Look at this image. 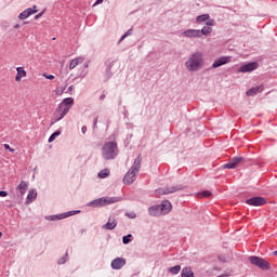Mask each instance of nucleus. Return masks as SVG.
<instances>
[{"label": "nucleus", "mask_w": 277, "mask_h": 277, "mask_svg": "<svg viewBox=\"0 0 277 277\" xmlns=\"http://www.w3.org/2000/svg\"><path fill=\"white\" fill-rule=\"evenodd\" d=\"M140 168H142V158L137 157L134 160V163L131 167V169L126 173L123 177L124 185H132V183H134L135 176H137L140 172Z\"/></svg>", "instance_id": "7ed1b4c3"}, {"label": "nucleus", "mask_w": 277, "mask_h": 277, "mask_svg": "<svg viewBox=\"0 0 277 277\" xmlns=\"http://www.w3.org/2000/svg\"><path fill=\"white\" fill-rule=\"evenodd\" d=\"M81 62H83V57L74 58L69 64V69L74 70V68H77Z\"/></svg>", "instance_id": "b1692460"}, {"label": "nucleus", "mask_w": 277, "mask_h": 277, "mask_svg": "<svg viewBox=\"0 0 277 277\" xmlns=\"http://www.w3.org/2000/svg\"><path fill=\"white\" fill-rule=\"evenodd\" d=\"M259 68V63H248L239 67L238 72H252Z\"/></svg>", "instance_id": "6e6552de"}, {"label": "nucleus", "mask_w": 277, "mask_h": 277, "mask_svg": "<svg viewBox=\"0 0 277 277\" xmlns=\"http://www.w3.org/2000/svg\"><path fill=\"white\" fill-rule=\"evenodd\" d=\"M131 237H133V235L129 234L127 236L122 237V242L127 246V243H131Z\"/></svg>", "instance_id": "7c9ffc66"}, {"label": "nucleus", "mask_w": 277, "mask_h": 277, "mask_svg": "<svg viewBox=\"0 0 277 277\" xmlns=\"http://www.w3.org/2000/svg\"><path fill=\"white\" fill-rule=\"evenodd\" d=\"M198 198H211V192L210 190H203L198 194Z\"/></svg>", "instance_id": "c85d7f7f"}, {"label": "nucleus", "mask_w": 277, "mask_h": 277, "mask_svg": "<svg viewBox=\"0 0 277 277\" xmlns=\"http://www.w3.org/2000/svg\"><path fill=\"white\" fill-rule=\"evenodd\" d=\"M104 98H105V95H102V96H101V101H103Z\"/></svg>", "instance_id": "a18cd8bd"}, {"label": "nucleus", "mask_w": 277, "mask_h": 277, "mask_svg": "<svg viewBox=\"0 0 277 277\" xmlns=\"http://www.w3.org/2000/svg\"><path fill=\"white\" fill-rule=\"evenodd\" d=\"M261 92H263V85L254 87L247 91V96H256Z\"/></svg>", "instance_id": "aec40b11"}, {"label": "nucleus", "mask_w": 277, "mask_h": 277, "mask_svg": "<svg viewBox=\"0 0 277 277\" xmlns=\"http://www.w3.org/2000/svg\"><path fill=\"white\" fill-rule=\"evenodd\" d=\"M179 272H181V265H175L169 268L170 274L176 275Z\"/></svg>", "instance_id": "cd10ccee"}, {"label": "nucleus", "mask_w": 277, "mask_h": 277, "mask_svg": "<svg viewBox=\"0 0 277 277\" xmlns=\"http://www.w3.org/2000/svg\"><path fill=\"white\" fill-rule=\"evenodd\" d=\"M58 135H62V132L61 131H56L54 132L53 134H51V136L49 137V142H55V138L58 136Z\"/></svg>", "instance_id": "c756f323"}, {"label": "nucleus", "mask_w": 277, "mask_h": 277, "mask_svg": "<svg viewBox=\"0 0 277 277\" xmlns=\"http://www.w3.org/2000/svg\"><path fill=\"white\" fill-rule=\"evenodd\" d=\"M241 161H243V157H234L228 163L224 164L223 168L225 170H235Z\"/></svg>", "instance_id": "0eeeda50"}, {"label": "nucleus", "mask_w": 277, "mask_h": 277, "mask_svg": "<svg viewBox=\"0 0 277 277\" xmlns=\"http://www.w3.org/2000/svg\"><path fill=\"white\" fill-rule=\"evenodd\" d=\"M186 72H200L205 68V53L195 51L184 62Z\"/></svg>", "instance_id": "f257e3e1"}, {"label": "nucleus", "mask_w": 277, "mask_h": 277, "mask_svg": "<svg viewBox=\"0 0 277 277\" xmlns=\"http://www.w3.org/2000/svg\"><path fill=\"white\" fill-rule=\"evenodd\" d=\"M274 254H275V256H277V250H276V251H274Z\"/></svg>", "instance_id": "49530a36"}, {"label": "nucleus", "mask_w": 277, "mask_h": 277, "mask_svg": "<svg viewBox=\"0 0 277 277\" xmlns=\"http://www.w3.org/2000/svg\"><path fill=\"white\" fill-rule=\"evenodd\" d=\"M72 85H70L68 89H67V92H72Z\"/></svg>", "instance_id": "a19ab883"}, {"label": "nucleus", "mask_w": 277, "mask_h": 277, "mask_svg": "<svg viewBox=\"0 0 277 277\" xmlns=\"http://www.w3.org/2000/svg\"><path fill=\"white\" fill-rule=\"evenodd\" d=\"M5 196H8V192H5V190H0V197H1V198H5Z\"/></svg>", "instance_id": "c9c22d12"}, {"label": "nucleus", "mask_w": 277, "mask_h": 277, "mask_svg": "<svg viewBox=\"0 0 277 277\" xmlns=\"http://www.w3.org/2000/svg\"><path fill=\"white\" fill-rule=\"evenodd\" d=\"M118 156V144L114 141L107 142L102 146V157L106 161L116 159Z\"/></svg>", "instance_id": "f03ea898"}, {"label": "nucleus", "mask_w": 277, "mask_h": 277, "mask_svg": "<svg viewBox=\"0 0 277 277\" xmlns=\"http://www.w3.org/2000/svg\"><path fill=\"white\" fill-rule=\"evenodd\" d=\"M28 187H29V184H27V182H25V181H22L18 184V186L16 188L18 200H23V196H25V192H27Z\"/></svg>", "instance_id": "1a4fd4ad"}, {"label": "nucleus", "mask_w": 277, "mask_h": 277, "mask_svg": "<svg viewBox=\"0 0 277 277\" xmlns=\"http://www.w3.org/2000/svg\"><path fill=\"white\" fill-rule=\"evenodd\" d=\"M69 111H70V107H65L57 115H55L54 113V118L52 119L51 124H55V122H60V120H62L64 116H66V114H68Z\"/></svg>", "instance_id": "ddd939ff"}, {"label": "nucleus", "mask_w": 277, "mask_h": 277, "mask_svg": "<svg viewBox=\"0 0 277 277\" xmlns=\"http://www.w3.org/2000/svg\"><path fill=\"white\" fill-rule=\"evenodd\" d=\"M149 215L157 217L159 215H163L159 206H153L148 209Z\"/></svg>", "instance_id": "6ab92c4d"}, {"label": "nucleus", "mask_w": 277, "mask_h": 277, "mask_svg": "<svg viewBox=\"0 0 277 277\" xmlns=\"http://www.w3.org/2000/svg\"><path fill=\"white\" fill-rule=\"evenodd\" d=\"M64 217H68V215L62 214L61 217H60V220H62V219H64Z\"/></svg>", "instance_id": "37998d69"}, {"label": "nucleus", "mask_w": 277, "mask_h": 277, "mask_svg": "<svg viewBox=\"0 0 277 277\" xmlns=\"http://www.w3.org/2000/svg\"><path fill=\"white\" fill-rule=\"evenodd\" d=\"M183 38H200V29H186L182 32Z\"/></svg>", "instance_id": "9b49d317"}, {"label": "nucleus", "mask_w": 277, "mask_h": 277, "mask_svg": "<svg viewBox=\"0 0 277 277\" xmlns=\"http://www.w3.org/2000/svg\"><path fill=\"white\" fill-rule=\"evenodd\" d=\"M60 265H64V263H66V260L63 258L58 261Z\"/></svg>", "instance_id": "58836bf2"}, {"label": "nucleus", "mask_w": 277, "mask_h": 277, "mask_svg": "<svg viewBox=\"0 0 277 277\" xmlns=\"http://www.w3.org/2000/svg\"><path fill=\"white\" fill-rule=\"evenodd\" d=\"M16 70H17V75L15 77V81H21L22 77H27V71H25V68L17 67Z\"/></svg>", "instance_id": "4be33fe9"}, {"label": "nucleus", "mask_w": 277, "mask_h": 277, "mask_svg": "<svg viewBox=\"0 0 277 277\" xmlns=\"http://www.w3.org/2000/svg\"><path fill=\"white\" fill-rule=\"evenodd\" d=\"M182 277H196L190 267H184L182 269Z\"/></svg>", "instance_id": "393cba45"}, {"label": "nucleus", "mask_w": 277, "mask_h": 277, "mask_svg": "<svg viewBox=\"0 0 277 277\" xmlns=\"http://www.w3.org/2000/svg\"><path fill=\"white\" fill-rule=\"evenodd\" d=\"M32 8H34V10H36V5H34Z\"/></svg>", "instance_id": "3c124183"}, {"label": "nucleus", "mask_w": 277, "mask_h": 277, "mask_svg": "<svg viewBox=\"0 0 277 277\" xmlns=\"http://www.w3.org/2000/svg\"><path fill=\"white\" fill-rule=\"evenodd\" d=\"M128 36H131V30H128L119 40V42H122V40H124V38H128Z\"/></svg>", "instance_id": "72a5a7b5"}, {"label": "nucleus", "mask_w": 277, "mask_h": 277, "mask_svg": "<svg viewBox=\"0 0 277 277\" xmlns=\"http://www.w3.org/2000/svg\"><path fill=\"white\" fill-rule=\"evenodd\" d=\"M181 189H183V187L180 185L170 186L168 188H164L163 190H159V194H174L176 192H181Z\"/></svg>", "instance_id": "a211bd4d"}, {"label": "nucleus", "mask_w": 277, "mask_h": 277, "mask_svg": "<svg viewBox=\"0 0 277 277\" xmlns=\"http://www.w3.org/2000/svg\"><path fill=\"white\" fill-rule=\"evenodd\" d=\"M116 226H118V223H116V219L110 216L108 219V222L105 225H103V228L105 230H114V228H116Z\"/></svg>", "instance_id": "dca6fc26"}, {"label": "nucleus", "mask_w": 277, "mask_h": 277, "mask_svg": "<svg viewBox=\"0 0 277 277\" xmlns=\"http://www.w3.org/2000/svg\"><path fill=\"white\" fill-rule=\"evenodd\" d=\"M107 176H109V169H103L102 171L98 172L100 179H107Z\"/></svg>", "instance_id": "bb28decb"}, {"label": "nucleus", "mask_w": 277, "mask_h": 277, "mask_svg": "<svg viewBox=\"0 0 277 277\" xmlns=\"http://www.w3.org/2000/svg\"><path fill=\"white\" fill-rule=\"evenodd\" d=\"M69 215H75V213H72V212H69Z\"/></svg>", "instance_id": "de8ad7c7"}, {"label": "nucleus", "mask_w": 277, "mask_h": 277, "mask_svg": "<svg viewBox=\"0 0 277 277\" xmlns=\"http://www.w3.org/2000/svg\"><path fill=\"white\" fill-rule=\"evenodd\" d=\"M64 90H65V89L62 90L61 94H64Z\"/></svg>", "instance_id": "09e8293b"}, {"label": "nucleus", "mask_w": 277, "mask_h": 277, "mask_svg": "<svg viewBox=\"0 0 277 277\" xmlns=\"http://www.w3.org/2000/svg\"><path fill=\"white\" fill-rule=\"evenodd\" d=\"M97 121H98V119H95V120H94V127H96V122H97Z\"/></svg>", "instance_id": "c03bdc74"}, {"label": "nucleus", "mask_w": 277, "mask_h": 277, "mask_svg": "<svg viewBox=\"0 0 277 277\" xmlns=\"http://www.w3.org/2000/svg\"><path fill=\"white\" fill-rule=\"evenodd\" d=\"M36 12H38V10L28 8L23 13L19 14L18 18H21V21H25V18H29V16H31V14H36Z\"/></svg>", "instance_id": "f3484780"}, {"label": "nucleus", "mask_w": 277, "mask_h": 277, "mask_svg": "<svg viewBox=\"0 0 277 277\" xmlns=\"http://www.w3.org/2000/svg\"><path fill=\"white\" fill-rule=\"evenodd\" d=\"M266 202L267 200L263 197H253L247 200V205H251V207H263Z\"/></svg>", "instance_id": "9d476101"}, {"label": "nucleus", "mask_w": 277, "mask_h": 277, "mask_svg": "<svg viewBox=\"0 0 277 277\" xmlns=\"http://www.w3.org/2000/svg\"><path fill=\"white\" fill-rule=\"evenodd\" d=\"M127 265V260L124 258H117L111 261L113 269H122Z\"/></svg>", "instance_id": "f8f14e48"}, {"label": "nucleus", "mask_w": 277, "mask_h": 277, "mask_svg": "<svg viewBox=\"0 0 277 277\" xmlns=\"http://www.w3.org/2000/svg\"><path fill=\"white\" fill-rule=\"evenodd\" d=\"M2 235H3V234L0 232V237H2Z\"/></svg>", "instance_id": "8fccbe9b"}, {"label": "nucleus", "mask_w": 277, "mask_h": 277, "mask_svg": "<svg viewBox=\"0 0 277 277\" xmlns=\"http://www.w3.org/2000/svg\"><path fill=\"white\" fill-rule=\"evenodd\" d=\"M127 217H129L130 220H135V217H137V214H135L134 211H130L126 213Z\"/></svg>", "instance_id": "2f4dec72"}, {"label": "nucleus", "mask_w": 277, "mask_h": 277, "mask_svg": "<svg viewBox=\"0 0 277 277\" xmlns=\"http://www.w3.org/2000/svg\"><path fill=\"white\" fill-rule=\"evenodd\" d=\"M159 207L162 215H168V213L172 211V203L169 200L162 201Z\"/></svg>", "instance_id": "2eb2a0df"}, {"label": "nucleus", "mask_w": 277, "mask_h": 277, "mask_svg": "<svg viewBox=\"0 0 277 277\" xmlns=\"http://www.w3.org/2000/svg\"><path fill=\"white\" fill-rule=\"evenodd\" d=\"M42 14H44V12H41V13L37 14V15L35 16V19L38 21V18H40V17L42 16Z\"/></svg>", "instance_id": "4c0bfd02"}, {"label": "nucleus", "mask_w": 277, "mask_h": 277, "mask_svg": "<svg viewBox=\"0 0 277 277\" xmlns=\"http://www.w3.org/2000/svg\"><path fill=\"white\" fill-rule=\"evenodd\" d=\"M37 197H38V193H36L34 189L29 190L26 205L34 202V200H36Z\"/></svg>", "instance_id": "412c9836"}, {"label": "nucleus", "mask_w": 277, "mask_h": 277, "mask_svg": "<svg viewBox=\"0 0 277 277\" xmlns=\"http://www.w3.org/2000/svg\"><path fill=\"white\" fill-rule=\"evenodd\" d=\"M72 105H75V100L72 97H66L65 100H63V102L58 105V107L55 110V116H57L60 114V111H62V109H64L65 107H72Z\"/></svg>", "instance_id": "423d86ee"}, {"label": "nucleus", "mask_w": 277, "mask_h": 277, "mask_svg": "<svg viewBox=\"0 0 277 277\" xmlns=\"http://www.w3.org/2000/svg\"><path fill=\"white\" fill-rule=\"evenodd\" d=\"M210 16L209 14H202L197 16L196 23H205V21H209Z\"/></svg>", "instance_id": "a878e982"}, {"label": "nucleus", "mask_w": 277, "mask_h": 277, "mask_svg": "<svg viewBox=\"0 0 277 277\" xmlns=\"http://www.w3.org/2000/svg\"><path fill=\"white\" fill-rule=\"evenodd\" d=\"M4 148L6 150H10V153H14V149H12L8 144H4Z\"/></svg>", "instance_id": "e433bc0d"}, {"label": "nucleus", "mask_w": 277, "mask_h": 277, "mask_svg": "<svg viewBox=\"0 0 277 277\" xmlns=\"http://www.w3.org/2000/svg\"><path fill=\"white\" fill-rule=\"evenodd\" d=\"M101 3H103V0H96V2L94 3V5H101Z\"/></svg>", "instance_id": "ea45409f"}, {"label": "nucleus", "mask_w": 277, "mask_h": 277, "mask_svg": "<svg viewBox=\"0 0 277 277\" xmlns=\"http://www.w3.org/2000/svg\"><path fill=\"white\" fill-rule=\"evenodd\" d=\"M249 261H250L251 265H255V267H259L260 269H264V271L272 269L269 262H267L263 258L252 255V256H249Z\"/></svg>", "instance_id": "20e7f679"}, {"label": "nucleus", "mask_w": 277, "mask_h": 277, "mask_svg": "<svg viewBox=\"0 0 277 277\" xmlns=\"http://www.w3.org/2000/svg\"><path fill=\"white\" fill-rule=\"evenodd\" d=\"M43 77H45V79H49L50 81H53V79H55V76L53 75L43 74Z\"/></svg>", "instance_id": "f704fd0d"}, {"label": "nucleus", "mask_w": 277, "mask_h": 277, "mask_svg": "<svg viewBox=\"0 0 277 277\" xmlns=\"http://www.w3.org/2000/svg\"><path fill=\"white\" fill-rule=\"evenodd\" d=\"M228 62H230L229 56H222L213 62L212 68H220V66H224L225 64H228Z\"/></svg>", "instance_id": "4468645a"}, {"label": "nucleus", "mask_w": 277, "mask_h": 277, "mask_svg": "<svg viewBox=\"0 0 277 277\" xmlns=\"http://www.w3.org/2000/svg\"><path fill=\"white\" fill-rule=\"evenodd\" d=\"M115 202H120V198L118 197H102L92 201L90 205L94 207H107V205H114Z\"/></svg>", "instance_id": "39448f33"}, {"label": "nucleus", "mask_w": 277, "mask_h": 277, "mask_svg": "<svg viewBox=\"0 0 277 277\" xmlns=\"http://www.w3.org/2000/svg\"><path fill=\"white\" fill-rule=\"evenodd\" d=\"M85 131H88L87 127H82V133H85Z\"/></svg>", "instance_id": "79ce46f5"}, {"label": "nucleus", "mask_w": 277, "mask_h": 277, "mask_svg": "<svg viewBox=\"0 0 277 277\" xmlns=\"http://www.w3.org/2000/svg\"><path fill=\"white\" fill-rule=\"evenodd\" d=\"M206 25H207V27H213V25H215V21L214 19H207Z\"/></svg>", "instance_id": "473e14b6"}, {"label": "nucleus", "mask_w": 277, "mask_h": 277, "mask_svg": "<svg viewBox=\"0 0 277 277\" xmlns=\"http://www.w3.org/2000/svg\"><path fill=\"white\" fill-rule=\"evenodd\" d=\"M212 31H213V28L209 26L202 27L201 30L199 29L200 38H202V36H211Z\"/></svg>", "instance_id": "5701e85b"}]
</instances>
